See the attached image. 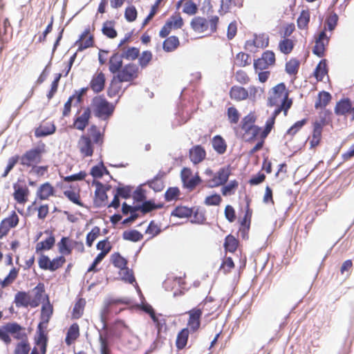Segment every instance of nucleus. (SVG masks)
<instances>
[{
	"label": "nucleus",
	"mask_w": 354,
	"mask_h": 354,
	"mask_svg": "<svg viewBox=\"0 0 354 354\" xmlns=\"http://www.w3.org/2000/svg\"><path fill=\"white\" fill-rule=\"evenodd\" d=\"M89 108L95 117L104 120L109 118L114 111V106L101 95L93 98Z\"/></svg>",
	"instance_id": "obj_1"
},
{
	"label": "nucleus",
	"mask_w": 354,
	"mask_h": 354,
	"mask_svg": "<svg viewBox=\"0 0 354 354\" xmlns=\"http://www.w3.org/2000/svg\"><path fill=\"white\" fill-rule=\"evenodd\" d=\"M288 93L286 91V86L280 83L274 86L268 98V104L270 106H278L288 103Z\"/></svg>",
	"instance_id": "obj_2"
},
{
	"label": "nucleus",
	"mask_w": 354,
	"mask_h": 354,
	"mask_svg": "<svg viewBox=\"0 0 354 354\" xmlns=\"http://www.w3.org/2000/svg\"><path fill=\"white\" fill-rule=\"evenodd\" d=\"M44 149L39 147L31 149L23 154L19 160L24 166L31 167L39 163Z\"/></svg>",
	"instance_id": "obj_3"
},
{
	"label": "nucleus",
	"mask_w": 354,
	"mask_h": 354,
	"mask_svg": "<svg viewBox=\"0 0 354 354\" xmlns=\"http://www.w3.org/2000/svg\"><path fill=\"white\" fill-rule=\"evenodd\" d=\"M231 174L230 167H224L213 174L212 178L207 181V186L210 188L225 185Z\"/></svg>",
	"instance_id": "obj_4"
},
{
	"label": "nucleus",
	"mask_w": 354,
	"mask_h": 354,
	"mask_svg": "<svg viewBox=\"0 0 354 354\" xmlns=\"http://www.w3.org/2000/svg\"><path fill=\"white\" fill-rule=\"evenodd\" d=\"M138 67L134 64L125 65L115 77L119 82H131L138 77Z\"/></svg>",
	"instance_id": "obj_5"
},
{
	"label": "nucleus",
	"mask_w": 354,
	"mask_h": 354,
	"mask_svg": "<svg viewBox=\"0 0 354 354\" xmlns=\"http://www.w3.org/2000/svg\"><path fill=\"white\" fill-rule=\"evenodd\" d=\"M187 313L189 315L187 326L192 332H195L200 328L203 311L200 308H195L189 310Z\"/></svg>",
	"instance_id": "obj_6"
},
{
	"label": "nucleus",
	"mask_w": 354,
	"mask_h": 354,
	"mask_svg": "<svg viewBox=\"0 0 354 354\" xmlns=\"http://www.w3.org/2000/svg\"><path fill=\"white\" fill-rule=\"evenodd\" d=\"M77 146L83 156L88 157L93 155V145L88 136H82L78 141Z\"/></svg>",
	"instance_id": "obj_7"
},
{
	"label": "nucleus",
	"mask_w": 354,
	"mask_h": 354,
	"mask_svg": "<svg viewBox=\"0 0 354 354\" xmlns=\"http://www.w3.org/2000/svg\"><path fill=\"white\" fill-rule=\"evenodd\" d=\"M30 297L28 293L23 291L18 292L15 297V304L17 307H28L30 305L32 307H35L38 305V303H31Z\"/></svg>",
	"instance_id": "obj_8"
},
{
	"label": "nucleus",
	"mask_w": 354,
	"mask_h": 354,
	"mask_svg": "<svg viewBox=\"0 0 354 354\" xmlns=\"http://www.w3.org/2000/svg\"><path fill=\"white\" fill-rule=\"evenodd\" d=\"M205 156L206 152L201 145H196L189 149V158L194 165L202 162Z\"/></svg>",
	"instance_id": "obj_9"
},
{
	"label": "nucleus",
	"mask_w": 354,
	"mask_h": 354,
	"mask_svg": "<svg viewBox=\"0 0 354 354\" xmlns=\"http://www.w3.org/2000/svg\"><path fill=\"white\" fill-rule=\"evenodd\" d=\"M91 117V109L87 107L83 113L78 116L74 121L73 126L78 130L83 131L88 124Z\"/></svg>",
	"instance_id": "obj_10"
},
{
	"label": "nucleus",
	"mask_w": 354,
	"mask_h": 354,
	"mask_svg": "<svg viewBox=\"0 0 354 354\" xmlns=\"http://www.w3.org/2000/svg\"><path fill=\"white\" fill-rule=\"evenodd\" d=\"M89 29H86L82 34L80 35L79 39L76 41V44H78L77 51H82L86 48L93 46V37L89 36L86 39V37L89 33Z\"/></svg>",
	"instance_id": "obj_11"
},
{
	"label": "nucleus",
	"mask_w": 354,
	"mask_h": 354,
	"mask_svg": "<svg viewBox=\"0 0 354 354\" xmlns=\"http://www.w3.org/2000/svg\"><path fill=\"white\" fill-rule=\"evenodd\" d=\"M105 84V77L103 73L100 72L93 75L90 86L95 93H99L104 89Z\"/></svg>",
	"instance_id": "obj_12"
},
{
	"label": "nucleus",
	"mask_w": 354,
	"mask_h": 354,
	"mask_svg": "<svg viewBox=\"0 0 354 354\" xmlns=\"http://www.w3.org/2000/svg\"><path fill=\"white\" fill-rule=\"evenodd\" d=\"M230 97L236 101H241L247 99L249 96L248 91L241 86H234L230 91Z\"/></svg>",
	"instance_id": "obj_13"
},
{
	"label": "nucleus",
	"mask_w": 354,
	"mask_h": 354,
	"mask_svg": "<svg viewBox=\"0 0 354 354\" xmlns=\"http://www.w3.org/2000/svg\"><path fill=\"white\" fill-rule=\"evenodd\" d=\"M122 56L118 53L113 54L109 59V71L111 73H119L122 67Z\"/></svg>",
	"instance_id": "obj_14"
},
{
	"label": "nucleus",
	"mask_w": 354,
	"mask_h": 354,
	"mask_svg": "<svg viewBox=\"0 0 354 354\" xmlns=\"http://www.w3.org/2000/svg\"><path fill=\"white\" fill-rule=\"evenodd\" d=\"M192 28L198 32H203L208 29V21L201 17H194L191 21Z\"/></svg>",
	"instance_id": "obj_15"
},
{
	"label": "nucleus",
	"mask_w": 354,
	"mask_h": 354,
	"mask_svg": "<svg viewBox=\"0 0 354 354\" xmlns=\"http://www.w3.org/2000/svg\"><path fill=\"white\" fill-rule=\"evenodd\" d=\"M351 102L349 99H344L337 103L335 112L337 115H346L351 110Z\"/></svg>",
	"instance_id": "obj_16"
},
{
	"label": "nucleus",
	"mask_w": 354,
	"mask_h": 354,
	"mask_svg": "<svg viewBox=\"0 0 354 354\" xmlns=\"http://www.w3.org/2000/svg\"><path fill=\"white\" fill-rule=\"evenodd\" d=\"M189 336V329L187 328L182 329L178 334L176 341V345L178 349L184 348L187 343Z\"/></svg>",
	"instance_id": "obj_17"
},
{
	"label": "nucleus",
	"mask_w": 354,
	"mask_h": 354,
	"mask_svg": "<svg viewBox=\"0 0 354 354\" xmlns=\"http://www.w3.org/2000/svg\"><path fill=\"white\" fill-rule=\"evenodd\" d=\"M53 194V187L48 183L41 185L37 192V196L41 200L47 199Z\"/></svg>",
	"instance_id": "obj_18"
},
{
	"label": "nucleus",
	"mask_w": 354,
	"mask_h": 354,
	"mask_svg": "<svg viewBox=\"0 0 354 354\" xmlns=\"http://www.w3.org/2000/svg\"><path fill=\"white\" fill-rule=\"evenodd\" d=\"M96 185L95 203L100 206L107 200L108 196L106 192L103 189V185L100 182H97Z\"/></svg>",
	"instance_id": "obj_19"
},
{
	"label": "nucleus",
	"mask_w": 354,
	"mask_h": 354,
	"mask_svg": "<svg viewBox=\"0 0 354 354\" xmlns=\"http://www.w3.org/2000/svg\"><path fill=\"white\" fill-rule=\"evenodd\" d=\"M14 198L19 203H24L27 201L26 196L28 193V189L27 188L18 187L17 185H14Z\"/></svg>",
	"instance_id": "obj_20"
},
{
	"label": "nucleus",
	"mask_w": 354,
	"mask_h": 354,
	"mask_svg": "<svg viewBox=\"0 0 354 354\" xmlns=\"http://www.w3.org/2000/svg\"><path fill=\"white\" fill-rule=\"evenodd\" d=\"M179 46L178 38L176 36H171L163 42V49L166 52L174 51Z\"/></svg>",
	"instance_id": "obj_21"
},
{
	"label": "nucleus",
	"mask_w": 354,
	"mask_h": 354,
	"mask_svg": "<svg viewBox=\"0 0 354 354\" xmlns=\"http://www.w3.org/2000/svg\"><path fill=\"white\" fill-rule=\"evenodd\" d=\"M331 100V95L329 93L322 91L319 93L318 99L317 100L315 107V109H322L325 107Z\"/></svg>",
	"instance_id": "obj_22"
},
{
	"label": "nucleus",
	"mask_w": 354,
	"mask_h": 354,
	"mask_svg": "<svg viewBox=\"0 0 354 354\" xmlns=\"http://www.w3.org/2000/svg\"><path fill=\"white\" fill-rule=\"evenodd\" d=\"M55 242L54 236L50 235L45 241L39 242L36 245V252L39 253L42 250H48L53 248Z\"/></svg>",
	"instance_id": "obj_23"
},
{
	"label": "nucleus",
	"mask_w": 354,
	"mask_h": 354,
	"mask_svg": "<svg viewBox=\"0 0 354 354\" xmlns=\"http://www.w3.org/2000/svg\"><path fill=\"white\" fill-rule=\"evenodd\" d=\"M212 146L214 149L219 154H223L226 151V144L225 140L220 136H216L212 140Z\"/></svg>",
	"instance_id": "obj_24"
},
{
	"label": "nucleus",
	"mask_w": 354,
	"mask_h": 354,
	"mask_svg": "<svg viewBox=\"0 0 354 354\" xmlns=\"http://www.w3.org/2000/svg\"><path fill=\"white\" fill-rule=\"evenodd\" d=\"M79 326L77 324H73L71 326L65 339L68 345H70L73 341L75 340L79 337Z\"/></svg>",
	"instance_id": "obj_25"
},
{
	"label": "nucleus",
	"mask_w": 354,
	"mask_h": 354,
	"mask_svg": "<svg viewBox=\"0 0 354 354\" xmlns=\"http://www.w3.org/2000/svg\"><path fill=\"white\" fill-rule=\"evenodd\" d=\"M122 237L124 240L137 242L143 238V235L140 232L133 230L124 231L122 234Z\"/></svg>",
	"instance_id": "obj_26"
},
{
	"label": "nucleus",
	"mask_w": 354,
	"mask_h": 354,
	"mask_svg": "<svg viewBox=\"0 0 354 354\" xmlns=\"http://www.w3.org/2000/svg\"><path fill=\"white\" fill-rule=\"evenodd\" d=\"M193 211L187 207H177L171 212V216L178 218H188L192 216Z\"/></svg>",
	"instance_id": "obj_27"
},
{
	"label": "nucleus",
	"mask_w": 354,
	"mask_h": 354,
	"mask_svg": "<svg viewBox=\"0 0 354 354\" xmlns=\"http://www.w3.org/2000/svg\"><path fill=\"white\" fill-rule=\"evenodd\" d=\"M102 31L104 35L109 38L113 39L117 36V32L113 28L111 21H106L102 27Z\"/></svg>",
	"instance_id": "obj_28"
},
{
	"label": "nucleus",
	"mask_w": 354,
	"mask_h": 354,
	"mask_svg": "<svg viewBox=\"0 0 354 354\" xmlns=\"http://www.w3.org/2000/svg\"><path fill=\"white\" fill-rule=\"evenodd\" d=\"M53 314V306L48 302L47 304L43 305L41 311V319L45 324H47Z\"/></svg>",
	"instance_id": "obj_29"
},
{
	"label": "nucleus",
	"mask_w": 354,
	"mask_h": 354,
	"mask_svg": "<svg viewBox=\"0 0 354 354\" xmlns=\"http://www.w3.org/2000/svg\"><path fill=\"white\" fill-rule=\"evenodd\" d=\"M327 73L326 64L325 60H322L317 66L315 71V76L319 81H322Z\"/></svg>",
	"instance_id": "obj_30"
},
{
	"label": "nucleus",
	"mask_w": 354,
	"mask_h": 354,
	"mask_svg": "<svg viewBox=\"0 0 354 354\" xmlns=\"http://www.w3.org/2000/svg\"><path fill=\"white\" fill-rule=\"evenodd\" d=\"M56 128L54 124L49 127H40L35 131L36 137H44L55 133Z\"/></svg>",
	"instance_id": "obj_31"
},
{
	"label": "nucleus",
	"mask_w": 354,
	"mask_h": 354,
	"mask_svg": "<svg viewBox=\"0 0 354 354\" xmlns=\"http://www.w3.org/2000/svg\"><path fill=\"white\" fill-rule=\"evenodd\" d=\"M299 62L296 59H292L286 64V71L289 75H295L298 72Z\"/></svg>",
	"instance_id": "obj_32"
},
{
	"label": "nucleus",
	"mask_w": 354,
	"mask_h": 354,
	"mask_svg": "<svg viewBox=\"0 0 354 354\" xmlns=\"http://www.w3.org/2000/svg\"><path fill=\"white\" fill-rule=\"evenodd\" d=\"M111 260L113 263V265L120 268L121 270L126 268L127 261V260L123 258L119 253H114L111 255Z\"/></svg>",
	"instance_id": "obj_33"
},
{
	"label": "nucleus",
	"mask_w": 354,
	"mask_h": 354,
	"mask_svg": "<svg viewBox=\"0 0 354 354\" xmlns=\"http://www.w3.org/2000/svg\"><path fill=\"white\" fill-rule=\"evenodd\" d=\"M237 245V241L233 236L228 235L226 236L224 243L225 250L230 252H233L236 250Z\"/></svg>",
	"instance_id": "obj_34"
},
{
	"label": "nucleus",
	"mask_w": 354,
	"mask_h": 354,
	"mask_svg": "<svg viewBox=\"0 0 354 354\" xmlns=\"http://www.w3.org/2000/svg\"><path fill=\"white\" fill-rule=\"evenodd\" d=\"M139 53L140 50L138 48L131 47L126 50H123L121 55L124 59L127 60H134L138 57Z\"/></svg>",
	"instance_id": "obj_35"
},
{
	"label": "nucleus",
	"mask_w": 354,
	"mask_h": 354,
	"mask_svg": "<svg viewBox=\"0 0 354 354\" xmlns=\"http://www.w3.org/2000/svg\"><path fill=\"white\" fill-rule=\"evenodd\" d=\"M239 183L236 180H231L227 185H224L221 189V193L223 196L232 195L234 190L238 187Z\"/></svg>",
	"instance_id": "obj_36"
},
{
	"label": "nucleus",
	"mask_w": 354,
	"mask_h": 354,
	"mask_svg": "<svg viewBox=\"0 0 354 354\" xmlns=\"http://www.w3.org/2000/svg\"><path fill=\"white\" fill-rule=\"evenodd\" d=\"M293 46L294 44L292 41L289 39H284L283 40H281L279 44V48L281 52L284 54H289L292 51Z\"/></svg>",
	"instance_id": "obj_37"
},
{
	"label": "nucleus",
	"mask_w": 354,
	"mask_h": 354,
	"mask_svg": "<svg viewBox=\"0 0 354 354\" xmlns=\"http://www.w3.org/2000/svg\"><path fill=\"white\" fill-rule=\"evenodd\" d=\"M310 21V13L308 10H303L297 19V26L299 28L304 29Z\"/></svg>",
	"instance_id": "obj_38"
},
{
	"label": "nucleus",
	"mask_w": 354,
	"mask_h": 354,
	"mask_svg": "<svg viewBox=\"0 0 354 354\" xmlns=\"http://www.w3.org/2000/svg\"><path fill=\"white\" fill-rule=\"evenodd\" d=\"M85 305V301L83 299H80L74 306L73 310V316L75 319L80 318L84 310V307Z\"/></svg>",
	"instance_id": "obj_39"
},
{
	"label": "nucleus",
	"mask_w": 354,
	"mask_h": 354,
	"mask_svg": "<svg viewBox=\"0 0 354 354\" xmlns=\"http://www.w3.org/2000/svg\"><path fill=\"white\" fill-rule=\"evenodd\" d=\"M30 350L28 341H21L15 348L14 354H28Z\"/></svg>",
	"instance_id": "obj_40"
},
{
	"label": "nucleus",
	"mask_w": 354,
	"mask_h": 354,
	"mask_svg": "<svg viewBox=\"0 0 354 354\" xmlns=\"http://www.w3.org/2000/svg\"><path fill=\"white\" fill-rule=\"evenodd\" d=\"M352 268H353V263H352V261L350 259L345 261L342 263V265L340 268V272H341L342 275H343L345 277V279H347L349 277V276L351 273Z\"/></svg>",
	"instance_id": "obj_41"
},
{
	"label": "nucleus",
	"mask_w": 354,
	"mask_h": 354,
	"mask_svg": "<svg viewBox=\"0 0 354 354\" xmlns=\"http://www.w3.org/2000/svg\"><path fill=\"white\" fill-rule=\"evenodd\" d=\"M66 262V259L63 256H60L50 260V271L53 272L61 268Z\"/></svg>",
	"instance_id": "obj_42"
},
{
	"label": "nucleus",
	"mask_w": 354,
	"mask_h": 354,
	"mask_svg": "<svg viewBox=\"0 0 354 354\" xmlns=\"http://www.w3.org/2000/svg\"><path fill=\"white\" fill-rule=\"evenodd\" d=\"M120 276L123 281L129 283H133L136 281L132 270L127 267L120 271Z\"/></svg>",
	"instance_id": "obj_43"
},
{
	"label": "nucleus",
	"mask_w": 354,
	"mask_h": 354,
	"mask_svg": "<svg viewBox=\"0 0 354 354\" xmlns=\"http://www.w3.org/2000/svg\"><path fill=\"white\" fill-rule=\"evenodd\" d=\"M100 228L97 226L94 227L91 231L86 235V245L91 247L93 245V241L97 239L100 234Z\"/></svg>",
	"instance_id": "obj_44"
},
{
	"label": "nucleus",
	"mask_w": 354,
	"mask_h": 354,
	"mask_svg": "<svg viewBox=\"0 0 354 354\" xmlns=\"http://www.w3.org/2000/svg\"><path fill=\"white\" fill-rule=\"evenodd\" d=\"M291 104H292V101L290 100L289 102H288V103L286 104H279L278 106H276L277 108L275 109V110L274 111L273 113H272V115L271 118H273L274 120L276 118V117L281 112V111H283L284 113V115H287V112H288V110L290 108L291 106Z\"/></svg>",
	"instance_id": "obj_45"
},
{
	"label": "nucleus",
	"mask_w": 354,
	"mask_h": 354,
	"mask_svg": "<svg viewBox=\"0 0 354 354\" xmlns=\"http://www.w3.org/2000/svg\"><path fill=\"white\" fill-rule=\"evenodd\" d=\"M3 329L8 333H10L12 335L15 334V333L19 332V330H24L19 324L16 322L8 323L3 326Z\"/></svg>",
	"instance_id": "obj_46"
},
{
	"label": "nucleus",
	"mask_w": 354,
	"mask_h": 354,
	"mask_svg": "<svg viewBox=\"0 0 354 354\" xmlns=\"http://www.w3.org/2000/svg\"><path fill=\"white\" fill-rule=\"evenodd\" d=\"M167 23L170 24L171 28H174L176 29L180 28L183 25V21L182 17L178 15L176 16H171L167 21Z\"/></svg>",
	"instance_id": "obj_47"
},
{
	"label": "nucleus",
	"mask_w": 354,
	"mask_h": 354,
	"mask_svg": "<svg viewBox=\"0 0 354 354\" xmlns=\"http://www.w3.org/2000/svg\"><path fill=\"white\" fill-rule=\"evenodd\" d=\"M326 44H327L324 41L316 40L313 50V53L319 57H323Z\"/></svg>",
	"instance_id": "obj_48"
},
{
	"label": "nucleus",
	"mask_w": 354,
	"mask_h": 354,
	"mask_svg": "<svg viewBox=\"0 0 354 354\" xmlns=\"http://www.w3.org/2000/svg\"><path fill=\"white\" fill-rule=\"evenodd\" d=\"M198 8L196 4L192 1H187L183 8V12L187 15H193L197 12Z\"/></svg>",
	"instance_id": "obj_49"
},
{
	"label": "nucleus",
	"mask_w": 354,
	"mask_h": 354,
	"mask_svg": "<svg viewBox=\"0 0 354 354\" xmlns=\"http://www.w3.org/2000/svg\"><path fill=\"white\" fill-rule=\"evenodd\" d=\"M18 160V156H12L8 159L7 167H6L4 172L1 175L2 178H6L8 175L9 172L12 169V168L17 164Z\"/></svg>",
	"instance_id": "obj_50"
},
{
	"label": "nucleus",
	"mask_w": 354,
	"mask_h": 354,
	"mask_svg": "<svg viewBox=\"0 0 354 354\" xmlns=\"http://www.w3.org/2000/svg\"><path fill=\"white\" fill-rule=\"evenodd\" d=\"M2 221L6 223V224L10 227L12 228L17 226L19 223V217L15 212H12V214L3 219Z\"/></svg>",
	"instance_id": "obj_51"
},
{
	"label": "nucleus",
	"mask_w": 354,
	"mask_h": 354,
	"mask_svg": "<svg viewBox=\"0 0 354 354\" xmlns=\"http://www.w3.org/2000/svg\"><path fill=\"white\" fill-rule=\"evenodd\" d=\"M254 122V116L252 115H248L243 119L241 122V129L245 131H248L250 127L254 126L253 124Z\"/></svg>",
	"instance_id": "obj_52"
},
{
	"label": "nucleus",
	"mask_w": 354,
	"mask_h": 354,
	"mask_svg": "<svg viewBox=\"0 0 354 354\" xmlns=\"http://www.w3.org/2000/svg\"><path fill=\"white\" fill-rule=\"evenodd\" d=\"M50 259L49 257L44 254H41L38 260V264L41 269L45 270H50Z\"/></svg>",
	"instance_id": "obj_53"
},
{
	"label": "nucleus",
	"mask_w": 354,
	"mask_h": 354,
	"mask_svg": "<svg viewBox=\"0 0 354 354\" xmlns=\"http://www.w3.org/2000/svg\"><path fill=\"white\" fill-rule=\"evenodd\" d=\"M124 16L128 21L132 22L136 20L137 17V10L133 6L126 8Z\"/></svg>",
	"instance_id": "obj_54"
},
{
	"label": "nucleus",
	"mask_w": 354,
	"mask_h": 354,
	"mask_svg": "<svg viewBox=\"0 0 354 354\" xmlns=\"http://www.w3.org/2000/svg\"><path fill=\"white\" fill-rule=\"evenodd\" d=\"M18 270L16 268H12L8 275L1 281L2 287H6L12 283L17 277Z\"/></svg>",
	"instance_id": "obj_55"
},
{
	"label": "nucleus",
	"mask_w": 354,
	"mask_h": 354,
	"mask_svg": "<svg viewBox=\"0 0 354 354\" xmlns=\"http://www.w3.org/2000/svg\"><path fill=\"white\" fill-rule=\"evenodd\" d=\"M61 76L62 75L60 73L57 74L56 77L52 82L50 90L47 94V97L48 98V100H50L54 96L55 93L57 92L58 84L61 78Z\"/></svg>",
	"instance_id": "obj_56"
},
{
	"label": "nucleus",
	"mask_w": 354,
	"mask_h": 354,
	"mask_svg": "<svg viewBox=\"0 0 354 354\" xmlns=\"http://www.w3.org/2000/svg\"><path fill=\"white\" fill-rule=\"evenodd\" d=\"M68 238L62 237L60 242L58 243L59 251L60 253L64 254H69L71 252V250L69 248L67 244Z\"/></svg>",
	"instance_id": "obj_57"
},
{
	"label": "nucleus",
	"mask_w": 354,
	"mask_h": 354,
	"mask_svg": "<svg viewBox=\"0 0 354 354\" xmlns=\"http://www.w3.org/2000/svg\"><path fill=\"white\" fill-rule=\"evenodd\" d=\"M151 58H152V54L150 51H148V50L144 51L139 58L140 65L142 68L147 66V65L151 61Z\"/></svg>",
	"instance_id": "obj_58"
},
{
	"label": "nucleus",
	"mask_w": 354,
	"mask_h": 354,
	"mask_svg": "<svg viewBox=\"0 0 354 354\" xmlns=\"http://www.w3.org/2000/svg\"><path fill=\"white\" fill-rule=\"evenodd\" d=\"M179 193V189L177 187H170L165 192V200L167 201H171L177 197Z\"/></svg>",
	"instance_id": "obj_59"
},
{
	"label": "nucleus",
	"mask_w": 354,
	"mask_h": 354,
	"mask_svg": "<svg viewBox=\"0 0 354 354\" xmlns=\"http://www.w3.org/2000/svg\"><path fill=\"white\" fill-rule=\"evenodd\" d=\"M306 119L297 121L288 130L287 133L295 135L306 123Z\"/></svg>",
	"instance_id": "obj_60"
},
{
	"label": "nucleus",
	"mask_w": 354,
	"mask_h": 354,
	"mask_svg": "<svg viewBox=\"0 0 354 354\" xmlns=\"http://www.w3.org/2000/svg\"><path fill=\"white\" fill-rule=\"evenodd\" d=\"M221 201V198L218 194H214L206 197L205 204L207 205H218Z\"/></svg>",
	"instance_id": "obj_61"
},
{
	"label": "nucleus",
	"mask_w": 354,
	"mask_h": 354,
	"mask_svg": "<svg viewBox=\"0 0 354 354\" xmlns=\"http://www.w3.org/2000/svg\"><path fill=\"white\" fill-rule=\"evenodd\" d=\"M64 195L73 203L80 206H82V204L80 200V196L73 191L64 192Z\"/></svg>",
	"instance_id": "obj_62"
},
{
	"label": "nucleus",
	"mask_w": 354,
	"mask_h": 354,
	"mask_svg": "<svg viewBox=\"0 0 354 354\" xmlns=\"http://www.w3.org/2000/svg\"><path fill=\"white\" fill-rule=\"evenodd\" d=\"M228 118L232 123L236 124L239 119L238 111L234 107H230L227 109Z\"/></svg>",
	"instance_id": "obj_63"
},
{
	"label": "nucleus",
	"mask_w": 354,
	"mask_h": 354,
	"mask_svg": "<svg viewBox=\"0 0 354 354\" xmlns=\"http://www.w3.org/2000/svg\"><path fill=\"white\" fill-rule=\"evenodd\" d=\"M261 59L265 61L268 66H270L274 63L275 55L273 52L268 50L263 53Z\"/></svg>",
	"instance_id": "obj_64"
}]
</instances>
